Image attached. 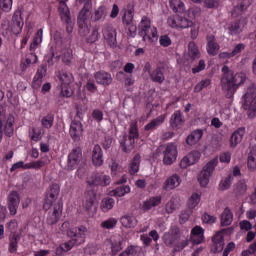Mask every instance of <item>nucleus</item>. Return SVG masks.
I'll use <instances>...</instances> for the list:
<instances>
[{"label":"nucleus","mask_w":256,"mask_h":256,"mask_svg":"<svg viewBox=\"0 0 256 256\" xmlns=\"http://www.w3.org/2000/svg\"><path fill=\"white\" fill-rule=\"evenodd\" d=\"M92 163L95 167L103 165V149L99 145H95L92 150Z\"/></svg>","instance_id":"cd10ccee"},{"label":"nucleus","mask_w":256,"mask_h":256,"mask_svg":"<svg viewBox=\"0 0 256 256\" xmlns=\"http://www.w3.org/2000/svg\"><path fill=\"white\" fill-rule=\"evenodd\" d=\"M94 203H95V193L87 192L85 194V198H84V202H83V205H84L86 211H93Z\"/></svg>","instance_id":"37998d69"},{"label":"nucleus","mask_w":256,"mask_h":256,"mask_svg":"<svg viewBox=\"0 0 256 256\" xmlns=\"http://www.w3.org/2000/svg\"><path fill=\"white\" fill-rule=\"evenodd\" d=\"M21 203V197L19 196L18 191H12L8 195V209L10 211V215H17V210L19 209V204Z\"/></svg>","instance_id":"f3484780"},{"label":"nucleus","mask_w":256,"mask_h":256,"mask_svg":"<svg viewBox=\"0 0 256 256\" xmlns=\"http://www.w3.org/2000/svg\"><path fill=\"white\" fill-rule=\"evenodd\" d=\"M83 160V150L81 147H76L72 149V151L68 154L67 171H75L77 167H79V163Z\"/></svg>","instance_id":"1a4fd4ad"},{"label":"nucleus","mask_w":256,"mask_h":256,"mask_svg":"<svg viewBox=\"0 0 256 256\" xmlns=\"http://www.w3.org/2000/svg\"><path fill=\"white\" fill-rule=\"evenodd\" d=\"M122 15V23L123 25H133V19L135 17V13L133 8H124L121 10Z\"/></svg>","instance_id":"72a5a7b5"},{"label":"nucleus","mask_w":256,"mask_h":256,"mask_svg":"<svg viewBox=\"0 0 256 256\" xmlns=\"http://www.w3.org/2000/svg\"><path fill=\"white\" fill-rule=\"evenodd\" d=\"M76 3H84L83 8L78 14L77 25L79 33L83 37L89 35L91 28H89V19H91V11L93 10V2L91 0H76Z\"/></svg>","instance_id":"f03ea898"},{"label":"nucleus","mask_w":256,"mask_h":256,"mask_svg":"<svg viewBox=\"0 0 256 256\" xmlns=\"http://www.w3.org/2000/svg\"><path fill=\"white\" fill-rule=\"evenodd\" d=\"M219 44L215 41V36L212 34L207 36V53L215 57L219 53Z\"/></svg>","instance_id":"bb28decb"},{"label":"nucleus","mask_w":256,"mask_h":256,"mask_svg":"<svg viewBox=\"0 0 256 256\" xmlns=\"http://www.w3.org/2000/svg\"><path fill=\"white\" fill-rule=\"evenodd\" d=\"M122 244L123 240H121L119 237L111 239V252L113 256L117 255L119 251L123 250V246H121Z\"/></svg>","instance_id":"8fccbe9b"},{"label":"nucleus","mask_w":256,"mask_h":256,"mask_svg":"<svg viewBox=\"0 0 256 256\" xmlns=\"http://www.w3.org/2000/svg\"><path fill=\"white\" fill-rule=\"evenodd\" d=\"M219 164V159L213 158L202 168L198 175V181L201 187H207L209 185V179L213 175V171H215V167Z\"/></svg>","instance_id":"0eeeda50"},{"label":"nucleus","mask_w":256,"mask_h":256,"mask_svg":"<svg viewBox=\"0 0 256 256\" xmlns=\"http://www.w3.org/2000/svg\"><path fill=\"white\" fill-rule=\"evenodd\" d=\"M15 116L9 114L7 116L6 121H4V133L6 137H13V133L15 131Z\"/></svg>","instance_id":"2f4dec72"},{"label":"nucleus","mask_w":256,"mask_h":256,"mask_svg":"<svg viewBox=\"0 0 256 256\" xmlns=\"http://www.w3.org/2000/svg\"><path fill=\"white\" fill-rule=\"evenodd\" d=\"M75 244H77V242L74 240H69L68 242L61 244L60 247L56 249V255H63V252L67 253L68 251H71L73 247H75Z\"/></svg>","instance_id":"de8ad7c7"},{"label":"nucleus","mask_w":256,"mask_h":256,"mask_svg":"<svg viewBox=\"0 0 256 256\" xmlns=\"http://www.w3.org/2000/svg\"><path fill=\"white\" fill-rule=\"evenodd\" d=\"M57 78L59 79L62 87H67V85H71V83H73V74L65 70L59 72Z\"/></svg>","instance_id":"f704fd0d"},{"label":"nucleus","mask_w":256,"mask_h":256,"mask_svg":"<svg viewBox=\"0 0 256 256\" xmlns=\"http://www.w3.org/2000/svg\"><path fill=\"white\" fill-rule=\"evenodd\" d=\"M92 118L94 119V121H96L97 123H101V121H103V111L99 110V109H94L92 111Z\"/></svg>","instance_id":"774afa93"},{"label":"nucleus","mask_w":256,"mask_h":256,"mask_svg":"<svg viewBox=\"0 0 256 256\" xmlns=\"http://www.w3.org/2000/svg\"><path fill=\"white\" fill-rule=\"evenodd\" d=\"M100 207L104 213H107V211H111L113 207H115V199L113 198H104L101 201Z\"/></svg>","instance_id":"603ef678"},{"label":"nucleus","mask_w":256,"mask_h":256,"mask_svg":"<svg viewBox=\"0 0 256 256\" xmlns=\"http://www.w3.org/2000/svg\"><path fill=\"white\" fill-rule=\"evenodd\" d=\"M249 7V5H246L245 2H240L239 4H237L233 10H232V16L233 17H237L238 15H241V13H243V11H247V8Z\"/></svg>","instance_id":"13d9d810"},{"label":"nucleus","mask_w":256,"mask_h":256,"mask_svg":"<svg viewBox=\"0 0 256 256\" xmlns=\"http://www.w3.org/2000/svg\"><path fill=\"white\" fill-rule=\"evenodd\" d=\"M139 165H141V155L136 154L129 166L130 175H135V173H139Z\"/></svg>","instance_id":"49530a36"},{"label":"nucleus","mask_w":256,"mask_h":256,"mask_svg":"<svg viewBox=\"0 0 256 256\" xmlns=\"http://www.w3.org/2000/svg\"><path fill=\"white\" fill-rule=\"evenodd\" d=\"M169 27L172 29H191L190 37L195 40L199 36V25H197L193 20L183 17V16H169L167 19Z\"/></svg>","instance_id":"7ed1b4c3"},{"label":"nucleus","mask_w":256,"mask_h":256,"mask_svg":"<svg viewBox=\"0 0 256 256\" xmlns=\"http://www.w3.org/2000/svg\"><path fill=\"white\" fill-rule=\"evenodd\" d=\"M167 119V115L162 114L156 118H154L151 122L145 125L144 131H155L158 127H161L162 123H165Z\"/></svg>","instance_id":"c85d7f7f"},{"label":"nucleus","mask_w":256,"mask_h":256,"mask_svg":"<svg viewBox=\"0 0 256 256\" xmlns=\"http://www.w3.org/2000/svg\"><path fill=\"white\" fill-rule=\"evenodd\" d=\"M89 230L85 226H78L76 228H71L68 231V237H71L72 240L75 241L76 245H83L85 243V239H87V235Z\"/></svg>","instance_id":"9d476101"},{"label":"nucleus","mask_w":256,"mask_h":256,"mask_svg":"<svg viewBox=\"0 0 256 256\" xmlns=\"http://www.w3.org/2000/svg\"><path fill=\"white\" fill-rule=\"evenodd\" d=\"M43 135H45V130L42 127H30L28 130V137L34 143H39L43 139Z\"/></svg>","instance_id":"b1692460"},{"label":"nucleus","mask_w":256,"mask_h":256,"mask_svg":"<svg viewBox=\"0 0 256 256\" xmlns=\"http://www.w3.org/2000/svg\"><path fill=\"white\" fill-rule=\"evenodd\" d=\"M128 193H131V187L129 185L120 186L114 190L115 197H125Z\"/></svg>","instance_id":"4d7b16f0"},{"label":"nucleus","mask_w":256,"mask_h":256,"mask_svg":"<svg viewBox=\"0 0 256 256\" xmlns=\"http://www.w3.org/2000/svg\"><path fill=\"white\" fill-rule=\"evenodd\" d=\"M107 19V6L101 5L94 10L93 21L95 23H103Z\"/></svg>","instance_id":"7c9ffc66"},{"label":"nucleus","mask_w":256,"mask_h":256,"mask_svg":"<svg viewBox=\"0 0 256 256\" xmlns=\"http://www.w3.org/2000/svg\"><path fill=\"white\" fill-rule=\"evenodd\" d=\"M179 237H181V229H179V226L174 225L163 235V241L167 247H173Z\"/></svg>","instance_id":"ddd939ff"},{"label":"nucleus","mask_w":256,"mask_h":256,"mask_svg":"<svg viewBox=\"0 0 256 256\" xmlns=\"http://www.w3.org/2000/svg\"><path fill=\"white\" fill-rule=\"evenodd\" d=\"M245 135V128H239L236 130L231 138H230V145L231 147H237L241 141H243V136Z\"/></svg>","instance_id":"c9c22d12"},{"label":"nucleus","mask_w":256,"mask_h":256,"mask_svg":"<svg viewBox=\"0 0 256 256\" xmlns=\"http://www.w3.org/2000/svg\"><path fill=\"white\" fill-rule=\"evenodd\" d=\"M163 155V165H173L177 161V145L175 143L166 144Z\"/></svg>","instance_id":"9b49d317"},{"label":"nucleus","mask_w":256,"mask_h":256,"mask_svg":"<svg viewBox=\"0 0 256 256\" xmlns=\"http://www.w3.org/2000/svg\"><path fill=\"white\" fill-rule=\"evenodd\" d=\"M199 159H201V152L192 151L180 161L179 167L180 169H187V167H191V165L199 163Z\"/></svg>","instance_id":"dca6fc26"},{"label":"nucleus","mask_w":256,"mask_h":256,"mask_svg":"<svg viewBox=\"0 0 256 256\" xmlns=\"http://www.w3.org/2000/svg\"><path fill=\"white\" fill-rule=\"evenodd\" d=\"M234 193L237 197H241L247 193V181L240 180L234 185Z\"/></svg>","instance_id":"a18cd8bd"},{"label":"nucleus","mask_w":256,"mask_h":256,"mask_svg":"<svg viewBox=\"0 0 256 256\" xmlns=\"http://www.w3.org/2000/svg\"><path fill=\"white\" fill-rule=\"evenodd\" d=\"M211 85V79L205 78L197 83L194 87V93H201L202 89H207Z\"/></svg>","instance_id":"6e6d98bb"},{"label":"nucleus","mask_w":256,"mask_h":256,"mask_svg":"<svg viewBox=\"0 0 256 256\" xmlns=\"http://www.w3.org/2000/svg\"><path fill=\"white\" fill-rule=\"evenodd\" d=\"M181 183H183L181 176H179V174L177 173H174L168 178H166V180L162 185V189L163 191H167V192L174 191V189H177V187L181 186Z\"/></svg>","instance_id":"2eb2a0df"},{"label":"nucleus","mask_w":256,"mask_h":256,"mask_svg":"<svg viewBox=\"0 0 256 256\" xmlns=\"http://www.w3.org/2000/svg\"><path fill=\"white\" fill-rule=\"evenodd\" d=\"M24 26L25 20L23 19V14L21 11L17 10L12 16L8 29L2 32V35L7 39H11L13 35H21Z\"/></svg>","instance_id":"39448f33"},{"label":"nucleus","mask_w":256,"mask_h":256,"mask_svg":"<svg viewBox=\"0 0 256 256\" xmlns=\"http://www.w3.org/2000/svg\"><path fill=\"white\" fill-rule=\"evenodd\" d=\"M165 211L168 213V215H171V213H175V211H177V204H175V200H170L166 203Z\"/></svg>","instance_id":"338daca9"},{"label":"nucleus","mask_w":256,"mask_h":256,"mask_svg":"<svg viewBox=\"0 0 256 256\" xmlns=\"http://www.w3.org/2000/svg\"><path fill=\"white\" fill-rule=\"evenodd\" d=\"M188 55L193 60L199 59L200 57L199 48L197 47V44H195V42H190L188 44Z\"/></svg>","instance_id":"864d4df0"},{"label":"nucleus","mask_w":256,"mask_h":256,"mask_svg":"<svg viewBox=\"0 0 256 256\" xmlns=\"http://www.w3.org/2000/svg\"><path fill=\"white\" fill-rule=\"evenodd\" d=\"M161 201V196H152L142 203V209L143 211H151L154 207H159V205H161Z\"/></svg>","instance_id":"393cba45"},{"label":"nucleus","mask_w":256,"mask_h":256,"mask_svg":"<svg viewBox=\"0 0 256 256\" xmlns=\"http://www.w3.org/2000/svg\"><path fill=\"white\" fill-rule=\"evenodd\" d=\"M233 223V212L231 209L225 208L221 215V225L222 227H229Z\"/></svg>","instance_id":"4c0bfd02"},{"label":"nucleus","mask_w":256,"mask_h":256,"mask_svg":"<svg viewBox=\"0 0 256 256\" xmlns=\"http://www.w3.org/2000/svg\"><path fill=\"white\" fill-rule=\"evenodd\" d=\"M150 78L154 83H163L165 81V74L163 73V70L161 67H157L150 73Z\"/></svg>","instance_id":"a19ab883"},{"label":"nucleus","mask_w":256,"mask_h":256,"mask_svg":"<svg viewBox=\"0 0 256 256\" xmlns=\"http://www.w3.org/2000/svg\"><path fill=\"white\" fill-rule=\"evenodd\" d=\"M201 203V192H194L187 201V207L193 210Z\"/></svg>","instance_id":"ea45409f"},{"label":"nucleus","mask_w":256,"mask_h":256,"mask_svg":"<svg viewBox=\"0 0 256 256\" xmlns=\"http://www.w3.org/2000/svg\"><path fill=\"white\" fill-rule=\"evenodd\" d=\"M55 123V116L53 114H47L41 119V125L44 129H51Z\"/></svg>","instance_id":"5fc2aeb1"},{"label":"nucleus","mask_w":256,"mask_h":256,"mask_svg":"<svg viewBox=\"0 0 256 256\" xmlns=\"http://www.w3.org/2000/svg\"><path fill=\"white\" fill-rule=\"evenodd\" d=\"M132 139L136 140L139 138V129L137 128V121H133L130 124L129 135Z\"/></svg>","instance_id":"bf43d9fd"},{"label":"nucleus","mask_w":256,"mask_h":256,"mask_svg":"<svg viewBox=\"0 0 256 256\" xmlns=\"http://www.w3.org/2000/svg\"><path fill=\"white\" fill-rule=\"evenodd\" d=\"M169 5L174 13L183 14L185 12V3L181 0H169Z\"/></svg>","instance_id":"c03bdc74"},{"label":"nucleus","mask_w":256,"mask_h":256,"mask_svg":"<svg viewBox=\"0 0 256 256\" xmlns=\"http://www.w3.org/2000/svg\"><path fill=\"white\" fill-rule=\"evenodd\" d=\"M47 73V67L46 66H40L37 70V73L35 74L32 82V87L34 89H39L41 87L43 76Z\"/></svg>","instance_id":"473e14b6"},{"label":"nucleus","mask_w":256,"mask_h":256,"mask_svg":"<svg viewBox=\"0 0 256 256\" xmlns=\"http://www.w3.org/2000/svg\"><path fill=\"white\" fill-rule=\"evenodd\" d=\"M120 221L123 227H126V229H132L133 227L137 226V218L133 215L122 216Z\"/></svg>","instance_id":"58836bf2"},{"label":"nucleus","mask_w":256,"mask_h":256,"mask_svg":"<svg viewBox=\"0 0 256 256\" xmlns=\"http://www.w3.org/2000/svg\"><path fill=\"white\" fill-rule=\"evenodd\" d=\"M213 246L212 251L213 253H221L225 247V238L223 237V233L217 232L214 237L212 238Z\"/></svg>","instance_id":"4be33fe9"},{"label":"nucleus","mask_w":256,"mask_h":256,"mask_svg":"<svg viewBox=\"0 0 256 256\" xmlns=\"http://www.w3.org/2000/svg\"><path fill=\"white\" fill-rule=\"evenodd\" d=\"M190 241L196 245H200L202 241H205V230L201 226H195L191 230Z\"/></svg>","instance_id":"412c9836"},{"label":"nucleus","mask_w":256,"mask_h":256,"mask_svg":"<svg viewBox=\"0 0 256 256\" xmlns=\"http://www.w3.org/2000/svg\"><path fill=\"white\" fill-rule=\"evenodd\" d=\"M38 58H37V54H35V52H31L28 55H26V58L24 60H22L21 64H20V69L22 71V73H25V71H27V69H29L31 67V64L33 63H37Z\"/></svg>","instance_id":"c756f323"},{"label":"nucleus","mask_w":256,"mask_h":256,"mask_svg":"<svg viewBox=\"0 0 256 256\" xmlns=\"http://www.w3.org/2000/svg\"><path fill=\"white\" fill-rule=\"evenodd\" d=\"M116 79L118 81H124V85L126 87H131L135 83V80H133V77L125 74V72L120 71L116 74Z\"/></svg>","instance_id":"3c124183"},{"label":"nucleus","mask_w":256,"mask_h":256,"mask_svg":"<svg viewBox=\"0 0 256 256\" xmlns=\"http://www.w3.org/2000/svg\"><path fill=\"white\" fill-rule=\"evenodd\" d=\"M248 169L249 171H255L256 170V153H250L248 155Z\"/></svg>","instance_id":"e2e57ef3"},{"label":"nucleus","mask_w":256,"mask_h":256,"mask_svg":"<svg viewBox=\"0 0 256 256\" xmlns=\"http://www.w3.org/2000/svg\"><path fill=\"white\" fill-rule=\"evenodd\" d=\"M222 73L223 76L220 80L222 91L227 99H233L237 89L247 81V75L243 72L235 73L227 65L222 67Z\"/></svg>","instance_id":"f257e3e1"},{"label":"nucleus","mask_w":256,"mask_h":256,"mask_svg":"<svg viewBox=\"0 0 256 256\" xmlns=\"http://www.w3.org/2000/svg\"><path fill=\"white\" fill-rule=\"evenodd\" d=\"M67 0H60L59 1V15L63 23H71V12L69 11V7L65 3Z\"/></svg>","instance_id":"5701e85b"},{"label":"nucleus","mask_w":256,"mask_h":256,"mask_svg":"<svg viewBox=\"0 0 256 256\" xmlns=\"http://www.w3.org/2000/svg\"><path fill=\"white\" fill-rule=\"evenodd\" d=\"M203 137V130H194L186 139L187 145H195L199 143Z\"/></svg>","instance_id":"e433bc0d"},{"label":"nucleus","mask_w":256,"mask_h":256,"mask_svg":"<svg viewBox=\"0 0 256 256\" xmlns=\"http://www.w3.org/2000/svg\"><path fill=\"white\" fill-rule=\"evenodd\" d=\"M87 184L90 187L100 185L101 187H107V185H111V176L106 174H92L87 177Z\"/></svg>","instance_id":"f8f14e48"},{"label":"nucleus","mask_w":256,"mask_h":256,"mask_svg":"<svg viewBox=\"0 0 256 256\" xmlns=\"http://www.w3.org/2000/svg\"><path fill=\"white\" fill-rule=\"evenodd\" d=\"M61 215H63V203L57 202L54 204L52 211L48 213L46 223L48 225H56V223H59Z\"/></svg>","instance_id":"4468645a"},{"label":"nucleus","mask_w":256,"mask_h":256,"mask_svg":"<svg viewBox=\"0 0 256 256\" xmlns=\"http://www.w3.org/2000/svg\"><path fill=\"white\" fill-rule=\"evenodd\" d=\"M41 43H43V28H40L34 39L33 42L30 44V51L31 53H35V49H37V47H39V45H41Z\"/></svg>","instance_id":"79ce46f5"},{"label":"nucleus","mask_w":256,"mask_h":256,"mask_svg":"<svg viewBox=\"0 0 256 256\" xmlns=\"http://www.w3.org/2000/svg\"><path fill=\"white\" fill-rule=\"evenodd\" d=\"M59 191H61V188L58 186V184H52L50 186V189L47 191L46 198L43 204V209L45 211H49V209L55 206V204L61 203V201L58 200Z\"/></svg>","instance_id":"6e6552de"},{"label":"nucleus","mask_w":256,"mask_h":256,"mask_svg":"<svg viewBox=\"0 0 256 256\" xmlns=\"http://www.w3.org/2000/svg\"><path fill=\"white\" fill-rule=\"evenodd\" d=\"M242 107L248 112V117L253 118L256 115V86L251 84L243 96Z\"/></svg>","instance_id":"423d86ee"},{"label":"nucleus","mask_w":256,"mask_h":256,"mask_svg":"<svg viewBox=\"0 0 256 256\" xmlns=\"http://www.w3.org/2000/svg\"><path fill=\"white\" fill-rule=\"evenodd\" d=\"M120 147L124 153H131V151L135 149V139L128 135H124L123 139L120 141Z\"/></svg>","instance_id":"a878e982"},{"label":"nucleus","mask_w":256,"mask_h":256,"mask_svg":"<svg viewBox=\"0 0 256 256\" xmlns=\"http://www.w3.org/2000/svg\"><path fill=\"white\" fill-rule=\"evenodd\" d=\"M94 79L98 85H103L104 87H109L113 83V76L105 70L95 72Z\"/></svg>","instance_id":"a211bd4d"},{"label":"nucleus","mask_w":256,"mask_h":256,"mask_svg":"<svg viewBox=\"0 0 256 256\" xmlns=\"http://www.w3.org/2000/svg\"><path fill=\"white\" fill-rule=\"evenodd\" d=\"M231 185H233V175L228 174L227 177L220 181L218 189L219 191H227V189L231 188Z\"/></svg>","instance_id":"09e8293b"},{"label":"nucleus","mask_w":256,"mask_h":256,"mask_svg":"<svg viewBox=\"0 0 256 256\" xmlns=\"http://www.w3.org/2000/svg\"><path fill=\"white\" fill-rule=\"evenodd\" d=\"M69 134L73 141H81L83 135V124L80 121L73 120L70 124Z\"/></svg>","instance_id":"6ab92c4d"},{"label":"nucleus","mask_w":256,"mask_h":256,"mask_svg":"<svg viewBox=\"0 0 256 256\" xmlns=\"http://www.w3.org/2000/svg\"><path fill=\"white\" fill-rule=\"evenodd\" d=\"M102 33L106 41H111L115 37V30L111 27L105 28Z\"/></svg>","instance_id":"69168bd1"},{"label":"nucleus","mask_w":256,"mask_h":256,"mask_svg":"<svg viewBox=\"0 0 256 256\" xmlns=\"http://www.w3.org/2000/svg\"><path fill=\"white\" fill-rule=\"evenodd\" d=\"M115 225H117V219L116 218H109L106 221H103L101 223V227L103 229H113V227H115Z\"/></svg>","instance_id":"0e129e2a"},{"label":"nucleus","mask_w":256,"mask_h":256,"mask_svg":"<svg viewBox=\"0 0 256 256\" xmlns=\"http://www.w3.org/2000/svg\"><path fill=\"white\" fill-rule=\"evenodd\" d=\"M138 33L142 37L143 41H149L153 43L159 39L157 27L151 26V19L147 16H143L139 25Z\"/></svg>","instance_id":"20e7f679"},{"label":"nucleus","mask_w":256,"mask_h":256,"mask_svg":"<svg viewBox=\"0 0 256 256\" xmlns=\"http://www.w3.org/2000/svg\"><path fill=\"white\" fill-rule=\"evenodd\" d=\"M0 9L5 13H9L13 9V0H0Z\"/></svg>","instance_id":"680f3d73"},{"label":"nucleus","mask_w":256,"mask_h":256,"mask_svg":"<svg viewBox=\"0 0 256 256\" xmlns=\"http://www.w3.org/2000/svg\"><path fill=\"white\" fill-rule=\"evenodd\" d=\"M41 167H45V162L43 160H38L26 163L24 169H41Z\"/></svg>","instance_id":"052dcab7"},{"label":"nucleus","mask_w":256,"mask_h":256,"mask_svg":"<svg viewBox=\"0 0 256 256\" xmlns=\"http://www.w3.org/2000/svg\"><path fill=\"white\" fill-rule=\"evenodd\" d=\"M185 125V118L181 110L175 111L170 117V127L174 130L181 129Z\"/></svg>","instance_id":"aec40b11"}]
</instances>
